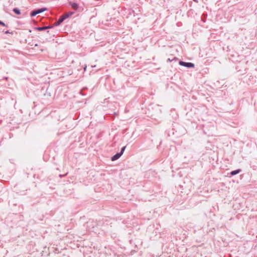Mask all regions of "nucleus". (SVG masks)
I'll return each instance as SVG.
<instances>
[{"label": "nucleus", "mask_w": 257, "mask_h": 257, "mask_svg": "<svg viewBox=\"0 0 257 257\" xmlns=\"http://www.w3.org/2000/svg\"><path fill=\"white\" fill-rule=\"evenodd\" d=\"M0 25L3 26L4 27H7V25H6L3 22L0 21Z\"/></svg>", "instance_id": "ddd939ff"}, {"label": "nucleus", "mask_w": 257, "mask_h": 257, "mask_svg": "<svg viewBox=\"0 0 257 257\" xmlns=\"http://www.w3.org/2000/svg\"><path fill=\"white\" fill-rule=\"evenodd\" d=\"M5 33L6 34H12L13 33V32H10L9 30H7V31H5Z\"/></svg>", "instance_id": "4468645a"}, {"label": "nucleus", "mask_w": 257, "mask_h": 257, "mask_svg": "<svg viewBox=\"0 0 257 257\" xmlns=\"http://www.w3.org/2000/svg\"><path fill=\"white\" fill-rule=\"evenodd\" d=\"M179 64L181 66H184L187 68H194L195 66V65L194 63L191 62H186L182 61H180L179 62Z\"/></svg>", "instance_id": "f03ea898"}, {"label": "nucleus", "mask_w": 257, "mask_h": 257, "mask_svg": "<svg viewBox=\"0 0 257 257\" xmlns=\"http://www.w3.org/2000/svg\"><path fill=\"white\" fill-rule=\"evenodd\" d=\"M65 15H68V18L70 17L71 16L74 14V12H69L68 13L64 14Z\"/></svg>", "instance_id": "1a4fd4ad"}, {"label": "nucleus", "mask_w": 257, "mask_h": 257, "mask_svg": "<svg viewBox=\"0 0 257 257\" xmlns=\"http://www.w3.org/2000/svg\"><path fill=\"white\" fill-rule=\"evenodd\" d=\"M35 29L39 31H42L46 30L45 26L36 27Z\"/></svg>", "instance_id": "6e6552de"}, {"label": "nucleus", "mask_w": 257, "mask_h": 257, "mask_svg": "<svg viewBox=\"0 0 257 257\" xmlns=\"http://www.w3.org/2000/svg\"><path fill=\"white\" fill-rule=\"evenodd\" d=\"M71 7L75 10H77L78 8V5L75 3H70Z\"/></svg>", "instance_id": "423d86ee"}, {"label": "nucleus", "mask_w": 257, "mask_h": 257, "mask_svg": "<svg viewBox=\"0 0 257 257\" xmlns=\"http://www.w3.org/2000/svg\"><path fill=\"white\" fill-rule=\"evenodd\" d=\"M68 18V15H65V14H63V15L61 16L58 20L55 22L54 24L55 26H57L60 25L65 20Z\"/></svg>", "instance_id": "7ed1b4c3"}, {"label": "nucleus", "mask_w": 257, "mask_h": 257, "mask_svg": "<svg viewBox=\"0 0 257 257\" xmlns=\"http://www.w3.org/2000/svg\"><path fill=\"white\" fill-rule=\"evenodd\" d=\"M125 148H126V146H124V147H123L122 148H121V151H120V152H119L121 155H122V154H123V152H124V150H125Z\"/></svg>", "instance_id": "9b49d317"}, {"label": "nucleus", "mask_w": 257, "mask_h": 257, "mask_svg": "<svg viewBox=\"0 0 257 257\" xmlns=\"http://www.w3.org/2000/svg\"><path fill=\"white\" fill-rule=\"evenodd\" d=\"M47 10L46 8H42L40 9H35L33 10L30 14V16L33 17L36 16L38 14L42 13Z\"/></svg>", "instance_id": "f257e3e1"}, {"label": "nucleus", "mask_w": 257, "mask_h": 257, "mask_svg": "<svg viewBox=\"0 0 257 257\" xmlns=\"http://www.w3.org/2000/svg\"><path fill=\"white\" fill-rule=\"evenodd\" d=\"M13 11L17 15L21 14V11L17 8H14Z\"/></svg>", "instance_id": "0eeeda50"}, {"label": "nucleus", "mask_w": 257, "mask_h": 257, "mask_svg": "<svg viewBox=\"0 0 257 257\" xmlns=\"http://www.w3.org/2000/svg\"><path fill=\"white\" fill-rule=\"evenodd\" d=\"M194 1H196V0H194Z\"/></svg>", "instance_id": "dca6fc26"}, {"label": "nucleus", "mask_w": 257, "mask_h": 257, "mask_svg": "<svg viewBox=\"0 0 257 257\" xmlns=\"http://www.w3.org/2000/svg\"><path fill=\"white\" fill-rule=\"evenodd\" d=\"M241 171V169H237V170H233V171H232L230 173V174L231 176H234L238 173H239Z\"/></svg>", "instance_id": "39448f33"}, {"label": "nucleus", "mask_w": 257, "mask_h": 257, "mask_svg": "<svg viewBox=\"0 0 257 257\" xmlns=\"http://www.w3.org/2000/svg\"><path fill=\"white\" fill-rule=\"evenodd\" d=\"M121 156H122V155L119 152V153H117L116 154H115L114 156H113L111 157V160L112 161H114L117 160Z\"/></svg>", "instance_id": "20e7f679"}, {"label": "nucleus", "mask_w": 257, "mask_h": 257, "mask_svg": "<svg viewBox=\"0 0 257 257\" xmlns=\"http://www.w3.org/2000/svg\"><path fill=\"white\" fill-rule=\"evenodd\" d=\"M54 26H55L54 25V26L49 25V26H45L46 29L47 30L49 29H51V28H53Z\"/></svg>", "instance_id": "f8f14e48"}, {"label": "nucleus", "mask_w": 257, "mask_h": 257, "mask_svg": "<svg viewBox=\"0 0 257 257\" xmlns=\"http://www.w3.org/2000/svg\"><path fill=\"white\" fill-rule=\"evenodd\" d=\"M65 175H59V177H62L63 176H64Z\"/></svg>", "instance_id": "2eb2a0df"}, {"label": "nucleus", "mask_w": 257, "mask_h": 257, "mask_svg": "<svg viewBox=\"0 0 257 257\" xmlns=\"http://www.w3.org/2000/svg\"><path fill=\"white\" fill-rule=\"evenodd\" d=\"M177 59H177V58H176V57H174L173 59H171V58H168V60H167V61L171 62V61H173V60H175V61H176Z\"/></svg>", "instance_id": "9d476101"}]
</instances>
